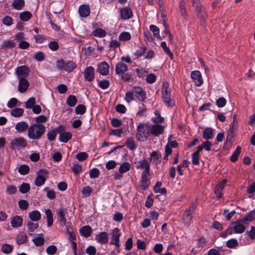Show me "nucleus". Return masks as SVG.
Here are the masks:
<instances>
[{
    "label": "nucleus",
    "mask_w": 255,
    "mask_h": 255,
    "mask_svg": "<svg viewBox=\"0 0 255 255\" xmlns=\"http://www.w3.org/2000/svg\"><path fill=\"white\" fill-rule=\"evenodd\" d=\"M126 145L129 149L132 151L135 150L137 147V145L135 143L134 140L132 137H128L127 139Z\"/></svg>",
    "instance_id": "33"
},
{
    "label": "nucleus",
    "mask_w": 255,
    "mask_h": 255,
    "mask_svg": "<svg viewBox=\"0 0 255 255\" xmlns=\"http://www.w3.org/2000/svg\"><path fill=\"white\" fill-rule=\"evenodd\" d=\"M25 5L24 0H14L12 3V7L16 10L22 9Z\"/></svg>",
    "instance_id": "28"
},
{
    "label": "nucleus",
    "mask_w": 255,
    "mask_h": 255,
    "mask_svg": "<svg viewBox=\"0 0 255 255\" xmlns=\"http://www.w3.org/2000/svg\"><path fill=\"white\" fill-rule=\"evenodd\" d=\"M246 235H248L250 239L254 240L255 239V227L252 226L250 231L246 232Z\"/></svg>",
    "instance_id": "64"
},
{
    "label": "nucleus",
    "mask_w": 255,
    "mask_h": 255,
    "mask_svg": "<svg viewBox=\"0 0 255 255\" xmlns=\"http://www.w3.org/2000/svg\"><path fill=\"white\" fill-rule=\"evenodd\" d=\"M57 250V247L54 245L49 246L46 249V253L49 255H53L56 253Z\"/></svg>",
    "instance_id": "59"
},
{
    "label": "nucleus",
    "mask_w": 255,
    "mask_h": 255,
    "mask_svg": "<svg viewBox=\"0 0 255 255\" xmlns=\"http://www.w3.org/2000/svg\"><path fill=\"white\" fill-rule=\"evenodd\" d=\"M191 78L197 86H200L203 82L200 72L198 70L193 71L191 73Z\"/></svg>",
    "instance_id": "10"
},
{
    "label": "nucleus",
    "mask_w": 255,
    "mask_h": 255,
    "mask_svg": "<svg viewBox=\"0 0 255 255\" xmlns=\"http://www.w3.org/2000/svg\"><path fill=\"white\" fill-rule=\"evenodd\" d=\"M131 38L130 34L128 32H123L119 36V39L120 40L128 41Z\"/></svg>",
    "instance_id": "55"
},
{
    "label": "nucleus",
    "mask_w": 255,
    "mask_h": 255,
    "mask_svg": "<svg viewBox=\"0 0 255 255\" xmlns=\"http://www.w3.org/2000/svg\"><path fill=\"white\" fill-rule=\"evenodd\" d=\"M72 169L74 173L77 175L82 171V167L79 164H74L72 167Z\"/></svg>",
    "instance_id": "62"
},
{
    "label": "nucleus",
    "mask_w": 255,
    "mask_h": 255,
    "mask_svg": "<svg viewBox=\"0 0 255 255\" xmlns=\"http://www.w3.org/2000/svg\"><path fill=\"white\" fill-rule=\"evenodd\" d=\"M29 128V125L27 123L22 121L16 124L15 128L19 132H22L27 129L28 130Z\"/></svg>",
    "instance_id": "22"
},
{
    "label": "nucleus",
    "mask_w": 255,
    "mask_h": 255,
    "mask_svg": "<svg viewBox=\"0 0 255 255\" xmlns=\"http://www.w3.org/2000/svg\"><path fill=\"white\" fill-rule=\"evenodd\" d=\"M28 217L32 221H38L41 218V214L37 210H34L29 213Z\"/></svg>",
    "instance_id": "31"
},
{
    "label": "nucleus",
    "mask_w": 255,
    "mask_h": 255,
    "mask_svg": "<svg viewBox=\"0 0 255 255\" xmlns=\"http://www.w3.org/2000/svg\"><path fill=\"white\" fill-rule=\"evenodd\" d=\"M136 163V162L135 163ZM136 169H143L150 167V161H147L145 159L138 161L136 162Z\"/></svg>",
    "instance_id": "27"
},
{
    "label": "nucleus",
    "mask_w": 255,
    "mask_h": 255,
    "mask_svg": "<svg viewBox=\"0 0 255 255\" xmlns=\"http://www.w3.org/2000/svg\"><path fill=\"white\" fill-rule=\"evenodd\" d=\"M155 115L156 116V117L153 118L152 119V121L154 123H161L164 120L163 118L161 117L160 112L158 111H156L155 112Z\"/></svg>",
    "instance_id": "51"
},
{
    "label": "nucleus",
    "mask_w": 255,
    "mask_h": 255,
    "mask_svg": "<svg viewBox=\"0 0 255 255\" xmlns=\"http://www.w3.org/2000/svg\"><path fill=\"white\" fill-rule=\"evenodd\" d=\"M44 190L46 192V196L50 199H54L56 197L55 192L50 190L48 187H45Z\"/></svg>",
    "instance_id": "46"
},
{
    "label": "nucleus",
    "mask_w": 255,
    "mask_h": 255,
    "mask_svg": "<svg viewBox=\"0 0 255 255\" xmlns=\"http://www.w3.org/2000/svg\"><path fill=\"white\" fill-rule=\"evenodd\" d=\"M35 104V99L34 97H31L26 102L25 108L26 109H31Z\"/></svg>",
    "instance_id": "58"
},
{
    "label": "nucleus",
    "mask_w": 255,
    "mask_h": 255,
    "mask_svg": "<svg viewBox=\"0 0 255 255\" xmlns=\"http://www.w3.org/2000/svg\"><path fill=\"white\" fill-rule=\"evenodd\" d=\"M120 12L121 18L124 20L129 19L133 15L132 11L129 6L121 8Z\"/></svg>",
    "instance_id": "13"
},
{
    "label": "nucleus",
    "mask_w": 255,
    "mask_h": 255,
    "mask_svg": "<svg viewBox=\"0 0 255 255\" xmlns=\"http://www.w3.org/2000/svg\"><path fill=\"white\" fill-rule=\"evenodd\" d=\"M31 17L32 14L31 12L28 11H24L19 14V18L22 21H27Z\"/></svg>",
    "instance_id": "34"
},
{
    "label": "nucleus",
    "mask_w": 255,
    "mask_h": 255,
    "mask_svg": "<svg viewBox=\"0 0 255 255\" xmlns=\"http://www.w3.org/2000/svg\"><path fill=\"white\" fill-rule=\"evenodd\" d=\"M28 230L29 232H33L35 229L39 227L38 223H34L30 221H28L27 224Z\"/></svg>",
    "instance_id": "53"
},
{
    "label": "nucleus",
    "mask_w": 255,
    "mask_h": 255,
    "mask_svg": "<svg viewBox=\"0 0 255 255\" xmlns=\"http://www.w3.org/2000/svg\"><path fill=\"white\" fill-rule=\"evenodd\" d=\"M196 207V202H193L185 209L182 215V222L185 226L189 227L190 225Z\"/></svg>",
    "instance_id": "2"
},
{
    "label": "nucleus",
    "mask_w": 255,
    "mask_h": 255,
    "mask_svg": "<svg viewBox=\"0 0 255 255\" xmlns=\"http://www.w3.org/2000/svg\"><path fill=\"white\" fill-rule=\"evenodd\" d=\"M89 174L91 178H97L99 176L100 172L98 168H94L90 171Z\"/></svg>",
    "instance_id": "52"
},
{
    "label": "nucleus",
    "mask_w": 255,
    "mask_h": 255,
    "mask_svg": "<svg viewBox=\"0 0 255 255\" xmlns=\"http://www.w3.org/2000/svg\"><path fill=\"white\" fill-rule=\"evenodd\" d=\"M30 189V185L26 183H22L19 187V191L23 194L27 193L29 191Z\"/></svg>",
    "instance_id": "45"
},
{
    "label": "nucleus",
    "mask_w": 255,
    "mask_h": 255,
    "mask_svg": "<svg viewBox=\"0 0 255 255\" xmlns=\"http://www.w3.org/2000/svg\"><path fill=\"white\" fill-rule=\"evenodd\" d=\"M130 164L128 162H124L123 164H122L119 168V171L121 173H125L130 169Z\"/></svg>",
    "instance_id": "44"
},
{
    "label": "nucleus",
    "mask_w": 255,
    "mask_h": 255,
    "mask_svg": "<svg viewBox=\"0 0 255 255\" xmlns=\"http://www.w3.org/2000/svg\"><path fill=\"white\" fill-rule=\"evenodd\" d=\"M80 232L82 236L88 238L91 236L92 229L89 226H85L80 229Z\"/></svg>",
    "instance_id": "25"
},
{
    "label": "nucleus",
    "mask_w": 255,
    "mask_h": 255,
    "mask_svg": "<svg viewBox=\"0 0 255 255\" xmlns=\"http://www.w3.org/2000/svg\"><path fill=\"white\" fill-rule=\"evenodd\" d=\"M46 130L45 127L42 124H33L28 128L27 135L32 140H38L42 137Z\"/></svg>",
    "instance_id": "1"
},
{
    "label": "nucleus",
    "mask_w": 255,
    "mask_h": 255,
    "mask_svg": "<svg viewBox=\"0 0 255 255\" xmlns=\"http://www.w3.org/2000/svg\"><path fill=\"white\" fill-rule=\"evenodd\" d=\"M2 22L3 24L9 26L12 24L13 20L10 16L7 15L2 18Z\"/></svg>",
    "instance_id": "57"
},
{
    "label": "nucleus",
    "mask_w": 255,
    "mask_h": 255,
    "mask_svg": "<svg viewBox=\"0 0 255 255\" xmlns=\"http://www.w3.org/2000/svg\"><path fill=\"white\" fill-rule=\"evenodd\" d=\"M109 234L107 232H102L96 235L95 240L101 245L107 244L108 242Z\"/></svg>",
    "instance_id": "15"
},
{
    "label": "nucleus",
    "mask_w": 255,
    "mask_h": 255,
    "mask_svg": "<svg viewBox=\"0 0 255 255\" xmlns=\"http://www.w3.org/2000/svg\"><path fill=\"white\" fill-rule=\"evenodd\" d=\"M12 245H10L7 244H4L2 246L1 251L5 254H9L12 252Z\"/></svg>",
    "instance_id": "47"
},
{
    "label": "nucleus",
    "mask_w": 255,
    "mask_h": 255,
    "mask_svg": "<svg viewBox=\"0 0 255 255\" xmlns=\"http://www.w3.org/2000/svg\"><path fill=\"white\" fill-rule=\"evenodd\" d=\"M146 50V46L142 45L135 51V52L134 53V55H136L137 57H141L145 53Z\"/></svg>",
    "instance_id": "54"
},
{
    "label": "nucleus",
    "mask_w": 255,
    "mask_h": 255,
    "mask_svg": "<svg viewBox=\"0 0 255 255\" xmlns=\"http://www.w3.org/2000/svg\"><path fill=\"white\" fill-rule=\"evenodd\" d=\"M38 237H35L32 239L33 242L36 247L43 246L45 242L42 234H38Z\"/></svg>",
    "instance_id": "32"
},
{
    "label": "nucleus",
    "mask_w": 255,
    "mask_h": 255,
    "mask_svg": "<svg viewBox=\"0 0 255 255\" xmlns=\"http://www.w3.org/2000/svg\"><path fill=\"white\" fill-rule=\"evenodd\" d=\"M72 138V134L70 132H64L59 135L60 141L66 143Z\"/></svg>",
    "instance_id": "29"
},
{
    "label": "nucleus",
    "mask_w": 255,
    "mask_h": 255,
    "mask_svg": "<svg viewBox=\"0 0 255 255\" xmlns=\"http://www.w3.org/2000/svg\"><path fill=\"white\" fill-rule=\"evenodd\" d=\"M29 72L30 71L28 68L25 66H19L16 69L15 71V73L18 79L21 77H24V78H25L29 75Z\"/></svg>",
    "instance_id": "14"
},
{
    "label": "nucleus",
    "mask_w": 255,
    "mask_h": 255,
    "mask_svg": "<svg viewBox=\"0 0 255 255\" xmlns=\"http://www.w3.org/2000/svg\"><path fill=\"white\" fill-rule=\"evenodd\" d=\"M18 204L19 208L22 210L27 209L29 206L28 202L24 199H21L18 202Z\"/></svg>",
    "instance_id": "50"
},
{
    "label": "nucleus",
    "mask_w": 255,
    "mask_h": 255,
    "mask_svg": "<svg viewBox=\"0 0 255 255\" xmlns=\"http://www.w3.org/2000/svg\"><path fill=\"white\" fill-rule=\"evenodd\" d=\"M127 70L128 66L123 62H119L116 65V73L118 75L123 74Z\"/></svg>",
    "instance_id": "20"
},
{
    "label": "nucleus",
    "mask_w": 255,
    "mask_h": 255,
    "mask_svg": "<svg viewBox=\"0 0 255 255\" xmlns=\"http://www.w3.org/2000/svg\"><path fill=\"white\" fill-rule=\"evenodd\" d=\"M162 155L161 153L158 151H152L150 154V161L152 159L153 160H158L161 158Z\"/></svg>",
    "instance_id": "63"
},
{
    "label": "nucleus",
    "mask_w": 255,
    "mask_h": 255,
    "mask_svg": "<svg viewBox=\"0 0 255 255\" xmlns=\"http://www.w3.org/2000/svg\"><path fill=\"white\" fill-rule=\"evenodd\" d=\"M203 137L206 140H209L212 138L214 136L213 130L211 128H207L203 131Z\"/></svg>",
    "instance_id": "26"
},
{
    "label": "nucleus",
    "mask_w": 255,
    "mask_h": 255,
    "mask_svg": "<svg viewBox=\"0 0 255 255\" xmlns=\"http://www.w3.org/2000/svg\"><path fill=\"white\" fill-rule=\"evenodd\" d=\"M77 102V98L74 95H70L68 97L66 101L67 104L71 107H74Z\"/></svg>",
    "instance_id": "37"
},
{
    "label": "nucleus",
    "mask_w": 255,
    "mask_h": 255,
    "mask_svg": "<svg viewBox=\"0 0 255 255\" xmlns=\"http://www.w3.org/2000/svg\"><path fill=\"white\" fill-rule=\"evenodd\" d=\"M196 12L197 13L198 17L200 19L201 24L205 25V12L203 10L202 6L200 7V10L195 9Z\"/></svg>",
    "instance_id": "30"
},
{
    "label": "nucleus",
    "mask_w": 255,
    "mask_h": 255,
    "mask_svg": "<svg viewBox=\"0 0 255 255\" xmlns=\"http://www.w3.org/2000/svg\"><path fill=\"white\" fill-rule=\"evenodd\" d=\"M92 33L94 36L100 38L104 37L106 35V31L100 28H96Z\"/></svg>",
    "instance_id": "38"
},
{
    "label": "nucleus",
    "mask_w": 255,
    "mask_h": 255,
    "mask_svg": "<svg viewBox=\"0 0 255 255\" xmlns=\"http://www.w3.org/2000/svg\"><path fill=\"white\" fill-rule=\"evenodd\" d=\"M79 12L81 17H85L88 16L90 13V9L88 5H82L79 8Z\"/></svg>",
    "instance_id": "24"
},
{
    "label": "nucleus",
    "mask_w": 255,
    "mask_h": 255,
    "mask_svg": "<svg viewBox=\"0 0 255 255\" xmlns=\"http://www.w3.org/2000/svg\"><path fill=\"white\" fill-rule=\"evenodd\" d=\"M149 181L148 178L146 177H141L140 180V188L143 190H145L148 188L149 185Z\"/></svg>",
    "instance_id": "36"
},
{
    "label": "nucleus",
    "mask_w": 255,
    "mask_h": 255,
    "mask_svg": "<svg viewBox=\"0 0 255 255\" xmlns=\"http://www.w3.org/2000/svg\"><path fill=\"white\" fill-rule=\"evenodd\" d=\"M45 214L47 220V226L50 227L52 225L53 222L52 213L51 210L48 209L45 210Z\"/></svg>",
    "instance_id": "39"
},
{
    "label": "nucleus",
    "mask_w": 255,
    "mask_h": 255,
    "mask_svg": "<svg viewBox=\"0 0 255 255\" xmlns=\"http://www.w3.org/2000/svg\"><path fill=\"white\" fill-rule=\"evenodd\" d=\"M227 182V180L223 179L219 182L214 189V192L216 195V197L220 199L222 197V191L225 187V185Z\"/></svg>",
    "instance_id": "11"
},
{
    "label": "nucleus",
    "mask_w": 255,
    "mask_h": 255,
    "mask_svg": "<svg viewBox=\"0 0 255 255\" xmlns=\"http://www.w3.org/2000/svg\"><path fill=\"white\" fill-rule=\"evenodd\" d=\"M241 223L242 222L241 220L233 222L224 233V237H225L227 234H241L244 232L246 227Z\"/></svg>",
    "instance_id": "3"
},
{
    "label": "nucleus",
    "mask_w": 255,
    "mask_h": 255,
    "mask_svg": "<svg viewBox=\"0 0 255 255\" xmlns=\"http://www.w3.org/2000/svg\"><path fill=\"white\" fill-rule=\"evenodd\" d=\"M28 81L24 77H21L19 79L18 91L23 93L26 91L29 87Z\"/></svg>",
    "instance_id": "18"
},
{
    "label": "nucleus",
    "mask_w": 255,
    "mask_h": 255,
    "mask_svg": "<svg viewBox=\"0 0 255 255\" xmlns=\"http://www.w3.org/2000/svg\"><path fill=\"white\" fill-rule=\"evenodd\" d=\"M173 136L171 135L169 136L168 138V143L166 145H168L170 147L176 148L178 146V143L176 140H172Z\"/></svg>",
    "instance_id": "61"
},
{
    "label": "nucleus",
    "mask_w": 255,
    "mask_h": 255,
    "mask_svg": "<svg viewBox=\"0 0 255 255\" xmlns=\"http://www.w3.org/2000/svg\"><path fill=\"white\" fill-rule=\"evenodd\" d=\"M24 110L20 108H16L11 111L10 114L14 117H20L22 116Z\"/></svg>",
    "instance_id": "40"
},
{
    "label": "nucleus",
    "mask_w": 255,
    "mask_h": 255,
    "mask_svg": "<svg viewBox=\"0 0 255 255\" xmlns=\"http://www.w3.org/2000/svg\"><path fill=\"white\" fill-rule=\"evenodd\" d=\"M148 127L144 124L140 123L137 127L136 138L138 141H143L147 139L148 131H146Z\"/></svg>",
    "instance_id": "6"
},
{
    "label": "nucleus",
    "mask_w": 255,
    "mask_h": 255,
    "mask_svg": "<svg viewBox=\"0 0 255 255\" xmlns=\"http://www.w3.org/2000/svg\"><path fill=\"white\" fill-rule=\"evenodd\" d=\"M27 145V141L23 137H15L11 140L10 147L14 150H20L24 148Z\"/></svg>",
    "instance_id": "5"
},
{
    "label": "nucleus",
    "mask_w": 255,
    "mask_h": 255,
    "mask_svg": "<svg viewBox=\"0 0 255 255\" xmlns=\"http://www.w3.org/2000/svg\"><path fill=\"white\" fill-rule=\"evenodd\" d=\"M120 230L118 228H114L111 232V235L112 236V240L110 242L111 245L115 246H119L120 243V238L121 236Z\"/></svg>",
    "instance_id": "8"
},
{
    "label": "nucleus",
    "mask_w": 255,
    "mask_h": 255,
    "mask_svg": "<svg viewBox=\"0 0 255 255\" xmlns=\"http://www.w3.org/2000/svg\"><path fill=\"white\" fill-rule=\"evenodd\" d=\"M10 223L13 228H17L22 225L23 219L21 217L16 216L11 218Z\"/></svg>",
    "instance_id": "21"
},
{
    "label": "nucleus",
    "mask_w": 255,
    "mask_h": 255,
    "mask_svg": "<svg viewBox=\"0 0 255 255\" xmlns=\"http://www.w3.org/2000/svg\"><path fill=\"white\" fill-rule=\"evenodd\" d=\"M48 172L45 169H40L36 172V177L34 184L36 186L39 187L44 184L46 180V177L48 175Z\"/></svg>",
    "instance_id": "7"
},
{
    "label": "nucleus",
    "mask_w": 255,
    "mask_h": 255,
    "mask_svg": "<svg viewBox=\"0 0 255 255\" xmlns=\"http://www.w3.org/2000/svg\"><path fill=\"white\" fill-rule=\"evenodd\" d=\"M57 135V132L55 130L52 129L48 131L47 133V138L50 141H53L55 139Z\"/></svg>",
    "instance_id": "60"
},
{
    "label": "nucleus",
    "mask_w": 255,
    "mask_h": 255,
    "mask_svg": "<svg viewBox=\"0 0 255 255\" xmlns=\"http://www.w3.org/2000/svg\"><path fill=\"white\" fill-rule=\"evenodd\" d=\"M164 128V126L158 124H155L152 126L150 132L151 134L154 136H158L163 132Z\"/></svg>",
    "instance_id": "17"
},
{
    "label": "nucleus",
    "mask_w": 255,
    "mask_h": 255,
    "mask_svg": "<svg viewBox=\"0 0 255 255\" xmlns=\"http://www.w3.org/2000/svg\"><path fill=\"white\" fill-rule=\"evenodd\" d=\"M241 147L240 146H238L237 147L235 151L234 152L233 154L230 157V160L233 162H235L237 161L238 159V157L241 153Z\"/></svg>",
    "instance_id": "35"
},
{
    "label": "nucleus",
    "mask_w": 255,
    "mask_h": 255,
    "mask_svg": "<svg viewBox=\"0 0 255 255\" xmlns=\"http://www.w3.org/2000/svg\"><path fill=\"white\" fill-rule=\"evenodd\" d=\"M56 66L58 70L64 69L67 72H71L76 67V64L73 61L65 62L64 60L60 59L56 61Z\"/></svg>",
    "instance_id": "4"
},
{
    "label": "nucleus",
    "mask_w": 255,
    "mask_h": 255,
    "mask_svg": "<svg viewBox=\"0 0 255 255\" xmlns=\"http://www.w3.org/2000/svg\"><path fill=\"white\" fill-rule=\"evenodd\" d=\"M133 92L134 95L140 102H144L146 99L145 92L140 87H134L133 88Z\"/></svg>",
    "instance_id": "9"
},
{
    "label": "nucleus",
    "mask_w": 255,
    "mask_h": 255,
    "mask_svg": "<svg viewBox=\"0 0 255 255\" xmlns=\"http://www.w3.org/2000/svg\"><path fill=\"white\" fill-rule=\"evenodd\" d=\"M161 92L162 99L170 97V88L167 82H164L163 83V88Z\"/></svg>",
    "instance_id": "19"
},
{
    "label": "nucleus",
    "mask_w": 255,
    "mask_h": 255,
    "mask_svg": "<svg viewBox=\"0 0 255 255\" xmlns=\"http://www.w3.org/2000/svg\"><path fill=\"white\" fill-rule=\"evenodd\" d=\"M238 246V241L235 239H231L226 242V246L230 249L235 248Z\"/></svg>",
    "instance_id": "48"
},
{
    "label": "nucleus",
    "mask_w": 255,
    "mask_h": 255,
    "mask_svg": "<svg viewBox=\"0 0 255 255\" xmlns=\"http://www.w3.org/2000/svg\"><path fill=\"white\" fill-rule=\"evenodd\" d=\"M84 77L86 80L91 82L95 78V69L92 66L86 68L84 72Z\"/></svg>",
    "instance_id": "12"
},
{
    "label": "nucleus",
    "mask_w": 255,
    "mask_h": 255,
    "mask_svg": "<svg viewBox=\"0 0 255 255\" xmlns=\"http://www.w3.org/2000/svg\"><path fill=\"white\" fill-rule=\"evenodd\" d=\"M27 240V236L24 234L21 233L17 236L16 242L18 245H21L26 243Z\"/></svg>",
    "instance_id": "41"
},
{
    "label": "nucleus",
    "mask_w": 255,
    "mask_h": 255,
    "mask_svg": "<svg viewBox=\"0 0 255 255\" xmlns=\"http://www.w3.org/2000/svg\"><path fill=\"white\" fill-rule=\"evenodd\" d=\"M197 246L198 248H203L207 246V241L204 237H200L197 240Z\"/></svg>",
    "instance_id": "56"
},
{
    "label": "nucleus",
    "mask_w": 255,
    "mask_h": 255,
    "mask_svg": "<svg viewBox=\"0 0 255 255\" xmlns=\"http://www.w3.org/2000/svg\"><path fill=\"white\" fill-rule=\"evenodd\" d=\"M109 68L107 62H102L98 65L97 71L102 75H107L109 73Z\"/></svg>",
    "instance_id": "16"
},
{
    "label": "nucleus",
    "mask_w": 255,
    "mask_h": 255,
    "mask_svg": "<svg viewBox=\"0 0 255 255\" xmlns=\"http://www.w3.org/2000/svg\"><path fill=\"white\" fill-rule=\"evenodd\" d=\"M180 12L184 19L188 20V14L186 10L185 2L183 0H180L179 4Z\"/></svg>",
    "instance_id": "23"
},
{
    "label": "nucleus",
    "mask_w": 255,
    "mask_h": 255,
    "mask_svg": "<svg viewBox=\"0 0 255 255\" xmlns=\"http://www.w3.org/2000/svg\"><path fill=\"white\" fill-rule=\"evenodd\" d=\"M86 108L84 105H78L75 109V113L77 115H83L85 113Z\"/></svg>",
    "instance_id": "49"
},
{
    "label": "nucleus",
    "mask_w": 255,
    "mask_h": 255,
    "mask_svg": "<svg viewBox=\"0 0 255 255\" xmlns=\"http://www.w3.org/2000/svg\"><path fill=\"white\" fill-rule=\"evenodd\" d=\"M18 172L21 175H26L29 172V167L26 164L20 165L18 168Z\"/></svg>",
    "instance_id": "42"
},
{
    "label": "nucleus",
    "mask_w": 255,
    "mask_h": 255,
    "mask_svg": "<svg viewBox=\"0 0 255 255\" xmlns=\"http://www.w3.org/2000/svg\"><path fill=\"white\" fill-rule=\"evenodd\" d=\"M161 46L163 48L164 52L170 57L171 59H172L173 57V54L171 52L169 48L167 46L166 43L165 41H162L161 43Z\"/></svg>",
    "instance_id": "43"
}]
</instances>
